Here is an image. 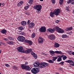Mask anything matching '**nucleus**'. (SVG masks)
I'll return each mask as SVG.
<instances>
[{
	"instance_id": "f257e3e1",
	"label": "nucleus",
	"mask_w": 74,
	"mask_h": 74,
	"mask_svg": "<svg viewBox=\"0 0 74 74\" xmlns=\"http://www.w3.org/2000/svg\"><path fill=\"white\" fill-rule=\"evenodd\" d=\"M49 65V64L48 63L45 62H41V63H40L39 62L37 61L34 64L33 66L35 67L38 66L40 68H42L46 67L47 66H48Z\"/></svg>"
},
{
	"instance_id": "f03ea898",
	"label": "nucleus",
	"mask_w": 74,
	"mask_h": 74,
	"mask_svg": "<svg viewBox=\"0 0 74 74\" xmlns=\"http://www.w3.org/2000/svg\"><path fill=\"white\" fill-rule=\"evenodd\" d=\"M30 22L31 21L29 20H28L27 22V25H28V27L30 29H32L34 27L35 23L33 22Z\"/></svg>"
},
{
	"instance_id": "7ed1b4c3",
	"label": "nucleus",
	"mask_w": 74,
	"mask_h": 74,
	"mask_svg": "<svg viewBox=\"0 0 74 74\" xmlns=\"http://www.w3.org/2000/svg\"><path fill=\"white\" fill-rule=\"evenodd\" d=\"M55 30L56 32L60 34H63L64 32V31L63 29L57 26L55 27Z\"/></svg>"
},
{
	"instance_id": "20e7f679",
	"label": "nucleus",
	"mask_w": 74,
	"mask_h": 74,
	"mask_svg": "<svg viewBox=\"0 0 74 74\" xmlns=\"http://www.w3.org/2000/svg\"><path fill=\"white\" fill-rule=\"evenodd\" d=\"M21 67L22 69H25L27 71H30L31 69V68L28 66H27L24 64H21Z\"/></svg>"
},
{
	"instance_id": "39448f33",
	"label": "nucleus",
	"mask_w": 74,
	"mask_h": 74,
	"mask_svg": "<svg viewBox=\"0 0 74 74\" xmlns=\"http://www.w3.org/2000/svg\"><path fill=\"white\" fill-rule=\"evenodd\" d=\"M53 12L55 15L56 16H58V15H59V14H60L61 12V10L60 9L58 8L56 9Z\"/></svg>"
},
{
	"instance_id": "423d86ee",
	"label": "nucleus",
	"mask_w": 74,
	"mask_h": 74,
	"mask_svg": "<svg viewBox=\"0 0 74 74\" xmlns=\"http://www.w3.org/2000/svg\"><path fill=\"white\" fill-rule=\"evenodd\" d=\"M34 8L38 11H40L42 8V6L40 5H37L34 6Z\"/></svg>"
},
{
	"instance_id": "0eeeda50",
	"label": "nucleus",
	"mask_w": 74,
	"mask_h": 74,
	"mask_svg": "<svg viewBox=\"0 0 74 74\" xmlns=\"http://www.w3.org/2000/svg\"><path fill=\"white\" fill-rule=\"evenodd\" d=\"M46 31V28L44 26H42L39 29V31L41 32H45Z\"/></svg>"
},
{
	"instance_id": "6e6552de",
	"label": "nucleus",
	"mask_w": 74,
	"mask_h": 74,
	"mask_svg": "<svg viewBox=\"0 0 74 74\" xmlns=\"http://www.w3.org/2000/svg\"><path fill=\"white\" fill-rule=\"evenodd\" d=\"M17 40L19 41L23 42L25 40V38L23 36H19Z\"/></svg>"
},
{
	"instance_id": "1a4fd4ad",
	"label": "nucleus",
	"mask_w": 74,
	"mask_h": 74,
	"mask_svg": "<svg viewBox=\"0 0 74 74\" xmlns=\"http://www.w3.org/2000/svg\"><path fill=\"white\" fill-rule=\"evenodd\" d=\"M17 49L18 50V51L20 52L21 53H24V49H23V47H22L21 46L18 47L17 48Z\"/></svg>"
},
{
	"instance_id": "9d476101",
	"label": "nucleus",
	"mask_w": 74,
	"mask_h": 74,
	"mask_svg": "<svg viewBox=\"0 0 74 74\" xmlns=\"http://www.w3.org/2000/svg\"><path fill=\"white\" fill-rule=\"evenodd\" d=\"M66 62L70 63V65L71 66H74V62L73 60H68L66 61Z\"/></svg>"
},
{
	"instance_id": "9b49d317",
	"label": "nucleus",
	"mask_w": 74,
	"mask_h": 74,
	"mask_svg": "<svg viewBox=\"0 0 74 74\" xmlns=\"http://www.w3.org/2000/svg\"><path fill=\"white\" fill-rule=\"evenodd\" d=\"M55 36L53 34L51 35L48 36L49 39L52 40H53L55 39Z\"/></svg>"
},
{
	"instance_id": "f8f14e48",
	"label": "nucleus",
	"mask_w": 74,
	"mask_h": 74,
	"mask_svg": "<svg viewBox=\"0 0 74 74\" xmlns=\"http://www.w3.org/2000/svg\"><path fill=\"white\" fill-rule=\"evenodd\" d=\"M32 51V49H27L26 50H24L23 53L26 54H29Z\"/></svg>"
},
{
	"instance_id": "ddd939ff",
	"label": "nucleus",
	"mask_w": 74,
	"mask_h": 74,
	"mask_svg": "<svg viewBox=\"0 0 74 74\" xmlns=\"http://www.w3.org/2000/svg\"><path fill=\"white\" fill-rule=\"evenodd\" d=\"M44 41L43 38L41 37H39L38 40V42L39 43L42 44L43 43Z\"/></svg>"
},
{
	"instance_id": "4468645a",
	"label": "nucleus",
	"mask_w": 74,
	"mask_h": 74,
	"mask_svg": "<svg viewBox=\"0 0 74 74\" xmlns=\"http://www.w3.org/2000/svg\"><path fill=\"white\" fill-rule=\"evenodd\" d=\"M55 30L56 29L55 27V28H53V29L51 28H49L48 29L47 31L51 33H54Z\"/></svg>"
},
{
	"instance_id": "2eb2a0df",
	"label": "nucleus",
	"mask_w": 74,
	"mask_h": 74,
	"mask_svg": "<svg viewBox=\"0 0 74 74\" xmlns=\"http://www.w3.org/2000/svg\"><path fill=\"white\" fill-rule=\"evenodd\" d=\"M25 42L28 43L30 45H31L33 44V42L32 41L27 40H25Z\"/></svg>"
},
{
	"instance_id": "dca6fc26",
	"label": "nucleus",
	"mask_w": 74,
	"mask_h": 74,
	"mask_svg": "<svg viewBox=\"0 0 74 74\" xmlns=\"http://www.w3.org/2000/svg\"><path fill=\"white\" fill-rule=\"evenodd\" d=\"M32 73L34 74H36L37 73V71L36 68H34L31 70Z\"/></svg>"
},
{
	"instance_id": "f3484780",
	"label": "nucleus",
	"mask_w": 74,
	"mask_h": 74,
	"mask_svg": "<svg viewBox=\"0 0 74 74\" xmlns=\"http://www.w3.org/2000/svg\"><path fill=\"white\" fill-rule=\"evenodd\" d=\"M7 30L5 29H3L1 31V33L2 34H5V35H6L7 34Z\"/></svg>"
},
{
	"instance_id": "a211bd4d",
	"label": "nucleus",
	"mask_w": 74,
	"mask_h": 74,
	"mask_svg": "<svg viewBox=\"0 0 74 74\" xmlns=\"http://www.w3.org/2000/svg\"><path fill=\"white\" fill-rule=\"evenodd\" d=\"M60 46V44L57 42L55 43L54 46V47L55 48H58Z\"/></svg>"
},
{
	"instance_id": "6ab92c4d",
	"label": "nucleus",
	"mask_w": 74,
	"mask_h": 74,
	"mask_svg": "<svg viewBox=\"0 0 74 74\" xmlns=\"http://www.w3.org/2000/svg\"><path fill=\"white\" fill-rule=\"evenodd\" d=\"M7 44L9 45H13L14 44V42L12 41H9L7 42Z\"/></svg>"
},
{
	"instance_id": "aec40b11",
	"label": "nucleus",
	"mask_w": 74,
	"mask_h": 74,
	"mask_svg": "<svg viewBox=\"0 0 74 74\" xmlns=\"http://www.w3.org/2000/svg\"><path fill=\"white\" fill-rule=\"evenodd\" d=\"M63 57V55H62V56H59V58H58V59L57 60V61L58 62H60L62 60V58Z\"/></svg>"
},
{
	"instance_id": "412c9836",
	"label": "nucleus",
	"mask_w": 74,
	"mask_h": 74,
	"mask_svg": "<svg viewBox=\"0 0 74 74\" xmlns=\"http://www.w3.org/2000/svg\"><path fill=\"white\" fill-rule=\"evenodd\" d=\"M31 54L32 55H33V57L35 59H36V58H37V56L34 53H33L32 52V53H31Z\"/></svg>"
},
{
	"instance_id": "4be33fe9",
	"label": "nucleus",
	"mask_w": 74,
	"mask_h": 74,
	"mask_svg": "<svg viewBox=\"0 0 74 74\" xmlns=\"http://www.w3.org/2000/svg\"><path fill=\"white\" fill-rule=\"evenodd\" d=\"M49 53L51 56H53L55 53V51H54L51 50L49 51Z\"/></svg>"
},
{
	"instance_id": "5701e85b",
	"label": "nucleus",
	"mask_w": 74,
	"mask_h": 74,
	"mask_svg": "<svg viewBox=\"0 0 74 74\" xmlns=\"http://www.w3.org/2000/svg\"><path fill=\"white\" fill-rule=\"evenodd\" d=\"M55 52V53L57 54H63V53L61 51H56Z\"/></svg>"
},
{
	"instance_id": "b1692460",
	"label": "nucleus",
	"mask_w": 74,
	"mask_h": 74,
	"mask_svg": "<svg viewBox=\"0 0 74 74\" xmlns=\"http://www.w3.org/2000/svg\"><path fill=\"white\" fill-rule=\"evenodd\" d=\"M54 11L53 12H51L50 14V15L51 17H52L53 18V17H54Z\"/></svg>"
},
{
	"instance_id": "393cba45",
	"label": "nucleus",
	"mask_w": 74,
	"mask_h": 74,
	"mask_svg": "<svg viewBox=\"0 0 74 74\" xmlns=\"http://www.w3.org/2000/svg\"><path fill=\"white\" fill-rule=\"evenodd\" d=\"M27 24V23L25 21H23L21 22V24L23 25V26H25Z\"/></svg>"
},
{
	"instance_id": "a878e982",
	"label": "nucleus",
	"mask_w": 74,
	"mask_h": 74,
	"mask_svg": "<svg viewBox=\"0 0 74 74\" xmlns=\"http://www.w3.org/2000/svg\"><path fill=\"white\" fill-rule=\"evenodd\" d=\"M8 39L9 40H10L11 41H14V38L9 36L8 37Z\"/></svg>"
},
{
	"instance_id": "bb28decb",
	"label": "nucleus",
	"mask_w": 74,
	"mask_h": 74,
	"mask_svg": "<svg viewBox=\"0 0 74 74\" xmlns=\"http://www.w3.org/2000/svg\"><path fill=\"white\" fill-rule=\"evenodd\" d=\"M51 60H47V62L50 64H53L54 63V62L52 61Z\"/></svg>"
},
{
	"instance_id": "cd10ccee",
	"label": "nucleus",
	"mask_w": 74,
	"mask_h": 74,
	"mask_svg": "<svg viewBox=\"0 0 74 74\" xmlns=\"http://www.w3.org/2000/svg\"><path fill=\"white\" fill-rule=\"evenodd\" d=\"M12 68L15 70H17L18 67L16 66H12Z\"/></svg>"
},
{
	"instance_id": "c85d7f7f",
	"label": "nucleus",
	"mask_w": 74,
	"mask_h": 74,
	"mask_svg": "<svg viewBox=\"0 0 74 74\" xmlns=\"http://www.w3.org/2000/svg\"><path fill=\"white\" fill-rule=\"evenodd\" d=\"M73 27H70L67 28L66 30L67 31H69L73 30Z\"/></svg>"
},
{
	"instance_id": "c756f323",
	"label": "nucleus",
	"mask_w": 74,
	"mask_h": 74,
	"mask_svg": "<svg viewBox=\"0 0 74 74\" xmlns=\"http://www.w3.org/2000/svg\"><path fill=\"white\" fill-rule=\"evenodd\" d=\"M33 2V0H30L28 1V3H29L30 5H32V4Z\"/></svg>"
},
{
	"instance_id": "7c9ffc66",
	"label": "nucleus",
	"mask_w": 74,
	"mask_h": 74,
	"mask_svg": "<svg viewBox=\"0 0 74 74\" xmlns=\"http://www.w3.org/2000/svg\"><path fill=\"white\" fill-rule=\"evenodd\" d=\"M23 3V2L22 1H20L17 4V6H21V5Z\"/></svg>"
},
{
	"instance_id": "2f4dec72",
	"label": "nucleus",
	"mask_w": 74,
	"mask_h": 74,
	"mask_svg": "<svg viewBox=\"0 0 74 74\" xmlns=\"http://www.w3.org/2000/svg\"><path fill=\"white\" fill-rule=\"evenodd\" d=\"M58 58L57 57H53L52 61H54L56 60Z\"/></svg>"
},
{
	"instance_id": "473e14b6",
	"label": "nucleus",
	"mask_w": 74,
	"mask_h": 74,
	"mask_svg": "<svg viewBox=\"0 0 74 74\" xmlns=\"http://www.w3.org/2000/svg\"><path fill=\"white\" fill-rule=\"evenodd\" d=\"M67 37V36L66 35H62V38H66Z\"/></svg>"
},
{
	"instance_id": "72a5a7b5",
	"label": "nucleus",
	"mask_w": 74,
	"mask_h": 74,
	"mask_svg": "<svg viewBox=\"0 0 74 74\" xmlns=\"http://www.w3.org/2000/svg\"><path fill=\"white\" fill-rule=\"evenodd\" d=\"M18 29L21 31H22L23 29V27L22 26H20L18 28Z\"/></svg>"
},
{
	"instance_id": "f704fd0d",
	"label": "nucleus",
	"mask_w": 74,
	"mask_h": 74,
	"mask_svg": "<svg viewBox=\"0 0 74 74\" xmlns=\"http://www.w3.org/2000/svg\"><path fill=\"white\" fill-rule=\"evenodd\" d=\"M35 36H36L35 34V33H33L32 34V37L33 38H34L35 37Z\"/></svg>"
},
{
	"instance_id": "c9c22d12",
	"label": "nucleus",
	"mask_w": 74,
	"mask_h": 74,
	"mask_svg": "<svg viewBox=\"0 0 74 74\" xmlns=\"http://www.w3.org/2000/svg\"><path fill=\"white\" fill-rule=\"evenodd\" d=\"M36 69L37 70V73L40 72L39 68H37V67L36 68Z\"/></svg>"
},
{
	"instance_id": "e433bc0d",
	"label": "nucleus",
	"mask_w": 74,
	"mask_h": 74,
	"mask_svg": "<svg viewBox=\"0 0 74 74\" xmlns=\"http://www.w3.org/2000/svg\"><path fill=\"white\" fill-rule=\"evenodd\" d=\"M74 1V0H69V1H67V3L69 4V3H71V2H72V1Z\"/></svg>"
},
{
	"instance_id": "4c0bfd02",
	"label": "nucleus",
	"mask_w": 74,
	"mask_h": 74,
	"mask_svg": "<svg viewBox=\"0 0 74 74\" xmlns=\"http://www.w3.org/2000/svg\"><path fill=\"white\" fill-rule=\"evenodd\" d=\"M63 2V0H60L59 3L60 5L62 4V3Z\"/></svg>"
},
{
	"instance_id": "58836bf2",
	"label": "nucleus",
	"mask_w": 74,
	"mask_h": 74,
	"mask_svg": "<svg viewBox=\"0 0 74 74\" xmlns=\"http://www.w3.org/2000/svg\"><path fill=\"white\" fill-rule=\"evenodd\" d=\"M29 7V6H26L25 7H24V9L25 10H27L28 8Z\"/></svg>"
},
{
	"instance_id": "ea45409f",
	"label": "nucleus",
	"mask_w": 74,
	"mask_h": 74,
	"mask_svg": "<svg viewBox=\"0 0 74 74\" xmlns=\"http://www.w3.org/2000/svg\"><path fill=\"white\" fill-rule=\"evenodd\" d=\"M67 58V57L66 56H63V59L64 60H65Z\"/></svg>"
},
{
	"instance_id": "a19ab883",
	"label": "nucleus",
	"mask_w": 74,
	"mask_h": 74,
	"mask_svg": "<svg viewBox=\"0 0 74 74\" xmlns=\"http://www.w3.org/2000/svg\"><path fill=\"white\" fill-rule=\"evenodd\" d=\"M64 62H60V63H59V64H61V65H64Z\"/></svg>"
},
{
	"instance_id": "79ce46f5",
	"label": "nucleus",
	"mask_w": 74,
	"mask_h": 74,
	"mask_svg": "<svg viewBox=\"0 0 74 74\" xmlns=\"http://www.w3.org/2000/svg\"><path fill=\"white\" fill-rule=\"evenodd\" d=\"M5 66L6 67H10V65H8V64H5Z\"/></svg>"
},
{
	"instance_id": "37998d69",
	"label": "nucleus",
	"mask_w": 74,
	"mask_h": 74,
	"mask_svg": "<svg viewBox=\"0 0 74 74\" xmlns=\"http://www.w3.org/2000/svg\"><path fill=\"white\" fill-rule=\"evenodd\" d=\"M25 14H26L27 15H29L30 14L29 12H26L25 13Z\"/></svg>"
},
{
	"instance_id": "c03bdc74",
	"label": "nucleus",
	"mask_w": 74,
	"mask_h": 74,
	"mask_svg": "<svg viewBox=\"0 0 74 74\" xmlns=\"http://www.w3.org/2000/svg\"><path fill=\"white\" fill-rule=\"evenodd\" d=\"M20 34H21V35H23L25 34V33L24 32H21V33H20Z\"/></svg>"
},
{
	"instance_id": "a18cd8bd",
	"label": "nucleus",
	"mask_w": 74,
	"mask_h": 74,
	"mask_svg": "<svg viewBox=\"0 0 74 74\" xmlns=\"http://www.w3.org/2000/svg\"><path fill=\"white\" fill-rule=\"evenodd\" d=\"M51 1L53 3H55V0H51Z\"/></svg>"
},
{
	"instance_id": "49530a36",
	"label": "nucleus",
	"mask_w": 74,
	"mask_h": 74,
	"mask_svg": "<svg viewBox=\"0 0 74 74\" xmlns=\"http://www.w3.org/2000/svg\"><path fill=\"white\" fill-rule=\"evenodd\" d=\"M59 20H56L55 22L56 23H58L59 22Z\"/></svg>"
},
{
	"instance_id": "de8ad7c7",
	"label": "nucleus",
	"mask_w": 74,
	"mask_h": 74,
	"mask_svg": "<svg viewBox=\"0 0 74 74\" xmlns=\"http://www.w3.org/2000/svg\"><path fill=\"white\" fill-rule=\"evenodd\" d=\"M66 10H67V11H69V8L66 7Z\"/></svg>"
},
{
	"instance_id": "09e8293b",
	"label": "nucleus",
	"mask_w": 74,
	"mask_h": 74,
	"mask_svg": "<svg viewBox=\"0 0 74 74\" xmlns=\"http://www.w3.org/2000/svg\"><path fill=\"white\" fill-rule=\"evenodd\" d=\"M68 53H69V54H70V55H71V54H72V53H71V51H68Z\"/></svg>"
},
{
	"instance_id": "8fccbe9b",
	"label": "nucleus",
	"mask_w": 74,
	"mask_h": 74,
	"mask_svg": "<svg viewBox=\"0 0 74 74\" xmlns=\"http://www.w3.org/2000/svg\"><path fill=\"white\" fill-rule=\"evenodd\" d=\"M4 39L5 41H7V40H8V39L7 38H4Z\"/></svg>"
},
{
	"instance_id": "3c124183",
	"label": "nucleus",
	"mask_w": 74,
	"mask_h": 74,
	"mask_svg": "<svg viewBox=\"0 0 74 74\" xmlns=\"http://www.w3.org/2000/svg\"><path fill=\"white\" fill-rule=\"evenodd\" d=\"M1 5H2L3 6H4L5 5V4L4 3H1Z\"/></svg>"
},
{
	"instance_id": "603ef678",
	"label": "nucleus",
	"mask_w": 74,
	"mask_h": 74,
	"mask_svg": "<svg viewBox=\"0 0 74 74\" xmlns=\"http://www.w3.org/2000/svg\"><path fill=\"white\" fill-rule=\"evenodd\" d=\"M28 64V63L27 62H25V65H27Z\"/></svg>"
},
{
	"instance_id": "864d4df0",
	"label": "nucleus",
	"mask_w": 74,
	"mask_h": 74,
	"mask_svg": "<svg viewBox=\"0 0 74 74\" xmlns=\"http://www.w3.org/2000/svg\"><path fill=\"white\" fill-rule=\"evenodd\" d=\"M71 53L74 56V52H72Z\"/></svg>"
},
{
	"instance_id": "5fc2aeb1",
	"label": "nucleus",
	"mask_w": 74,
	"mask_h": 74,
	"mask_svg": "<svg viewBox=\"0 0 74 74\" xmlns=\"http://www.w3.org/2000/svg\"><path fill=\"white\" fill-rule=\"evenodd\" d=\"M59 70L61 71L62 70V69L61 68H60L59 69Z\"/></svg>"
},
{
	"instance_id": "6e6d98bb",
	"label": "nucleus",
	"mask_w": 74,
	"mask_h": 74,
	"mask_svg": "<svg viewBox=\"0 0 74 74\" xmlns=\"http://www.w3.org/2000/svg\"><path fill=\"white\" fill-rule=\"evenodd\" d=\"M26 74H31V73H29L28 72V73H26Z\"/></svg>"
},
{
	"instance_id": "4d7b16f0",
	"label": "nucleus",
	"mask_w": 74,
	"mask_h": 74,
	"mask_svg": "<svg viewBox=\"0 0 74 74\" xmlns=\"http://www.w3.org/2000/svg\"><path fill=\"white\" fill-rule=\"evenodd\" d=\"M71 4H74V2H72Z\"/></svg>"
},
{
	"instance_id": "13d9d810",
	"label": "nucleus",
	"mask_w": 74,
	"mask_h": 74,
	"mask_svg": "<svg viewBox=\"0 0 74 74\" xmlns=\"http://www.w3.org/2000/svg\"><path fill=\"white\" fill-rule=\"evenodd\" d=\"M1 44H2V45H3V44H4V43H3V42H1Z\"/></svg>"
},
{
	"instance_id": "bf43d9fd",
	"label": "nucleus",
	"mask_w": 74,
	"mask_h": 74,
	"mask_svg": "<svg viewBox=\"0 0 74 74\" xmlns=\"http://www.w3.org/2000/svg\"><path fill=\"white\" fill-rule=\"evenodd\" d=\"M1 50H0V54L1 53Z\"/></svg>"
},
{
	"instance_id": "052dcab7",
	"label": "nucleus",
	"mask_w": 74,
	"mask_h": 74,
	"mask_svg": "<svg viewBox=\"0 0 74 74\" xmlns=\"http://www.w3.org/2000/svg\"><path fill=\"white\" fill-rule=\"evenodd\" d=\"M73 13L74 14V10H73Z\"/></svg>"
},
{
	"instance_id": "680f3d73",
	"label": "nucleus",
	"mask_w": 74,
	"mask_h": 74,
	"mask_svg": "<svg viewBox=\"0 0 74 74\" xmlns=\"http://www.w3.org/2000/svg\"><path fill=\"white\" fill-rule=\"evenodd\" d=\"M56 74H59V73H56Z\"/></svg>"
},
{
	"instance_id": "e2e57ef3",
	"label": "nucleus",
	"mask_w": 74,
	"mask_h": 74,
	"mask_svg": "<svg viewBox=\"0 0 74 74\" xmlns=\"http://www.w3.org/2000/svg\"><path fill=\"white\" fill-rule=\"evenodd\" d=\"M1 3H0V6H1Z\"/></svg>"
},
{
	"instance_id": "0e129e2a",
	"label": "nucleus",
	"mask_w": 74,
	"mask_h": 74,
	"mask_svg": "<svg viewBox=\"0 0 74 74\" xmlns=\"http://www.w3.org/2000/svg\"><path fill=\"white\" fill-rule=\"evenodd\" d=\"M40 1H42L43 0H40Z\"/></svg>"
},
{
	"instance_id": "69168bd1",
	"label": "nucleus",
	"mask_w": 74,
	"mask_h": 74,
	"mask_svg": "<svg viewBox=\"0 0 74 74\" xmlns=\"http://www.w3.org/2000/svg\"><path fill=\"white\" fill-rule=\"evenodd\" d=\"M0 74H1V73H0Z\"/></svg>"
},
{
	"instance_id": "338daca9",
	"label": "nucleus",
	"mask_w": 74,
	"mask_h": 74,
	"mask_svg": "<svg viewBox=\"0 0 74 74\" xmlns=\"http://www.w3.org/2000/svg\"><path fill=\"white\" fill-rule=\"evenodd\" d=\"M49 18H50V17H49Z\"/></svg>"
},
{
	"instance_id": "774afa93",
	"label": "nucleus",
	"mask_w": 74,
	"mask_h": 74,
	"mask_svg": "<svg viewBox=\"0 0 74 74\" xmlns=\"http://www.w3.org/2000/svg\"><path fill=\"white\" fill-rule=\"evenodd\" d=\"M0 46H1V44H0Z\"/></svg>"
}]
</instances>
